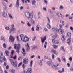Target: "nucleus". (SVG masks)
<instances>
[{
  "label": "nucleus",
  "instance_id": "1",
  "mask_svg": "<svg viewBox=\"0 0 73 73\" xmlns=\"http://www.w3.org/2000/svg\"><path fill=\"white\" fill-rule=\"evenodd\" d=\"M21 41H23L24 42L28 41L29 40V38L27 37V35L23 34L20 35Z\"/></svg>",
  "mask_w": 73,
  "mask_h": 73
},
{
  "label": "nucleus",
  "instance_id": "2",
  "mask_svg": "<svg viewBox=\"0 0 73 73\" xmlns=\"http://www.w3.org/2000/svg\"><path fill=\"white\" fill-rule=\"evenodd\" d=\"M67 36L68 37H69L67 40V43L68 45H70L71 44V33L68 32L67 34Z\"/></svg>",
  "mask_w": 73,
  "mask_h": 73
},
{
  "label": "nucleus",
  "instance_id": "3",
  "mask_svg": "<svg viewBox=\"0 0 73 73\" xmlns=\"http://www.w3.org/2000/svg\"><path fill=\"white\" fill-rule=\"evenodd\" d=\"M25 15L27 19H32L33 17V15L30 13H29L28 12H26L25 13Z\"/></svg>",
  "mask_w": 73,
  "mask_h": 73
},
{
  "label": "nucleus",
  "instance_id": "4",
  "mask_svg": "<svg viewBox=\"0 0 73 73\" xmlns=\"http://www.w3.org/2000/svg\"><path fill=\"white\" fill-rule=\"evenodd\" d=\"M9 61H10V62L11 63L12 65H13L14 66H15V67H16L17 66V64L16 63H15L14 60L10 59Z\"/></svg>",
  "mask_w": 73,
  "mask_h": 73
},
{
  "label": "nucleus",
  "instance_id": "5",
  "mask_svg": "<svg viewBox=\"0 0 73 73\" xmlns=\"http://www.w3.org/2000/svg\"><path fill=\"white\" fill-rule=\"evenodd\" d=\"M23 62L24 64H27L28 62V58H24L23 59Z\"/></svg>",
  "mask_w": 73,
  "mask_h": 73
},
{
  "label": "nucleus",
  "instance_id": "6",
  "mask_svg": "<svg viewBox=\"0 0 73 73\" xmlns=\"http://www.w3.org/2000/svg\"><path fill=\"white\" fill-rule=\"evenodd\" d=\"M14 41H15V37L10 36L9 38V41L10 42H13Z\"/></svg>",
  "mask_w": 73,
  "mask_h": 73
},
{
  "label": "nucleus",
  "instance_id": "7",
  "mask_svg": "<svg viewBox=\"0 0 73 73\" xmlns=\"http://www.w3.org/2000/svg\"><path fill=\"white\" fill-rule=\"evenodd\" d=\"M41 40V42H42V44H44V42L45 41L46 39V37L45 36L43 38H42V37H41L40 38Z\"/></svg>",
  "mask_w": 73,
  "mask_h": 73
},
{
  "label": "nucleus",
  "instance_id": "8",
  "mask_svg": "<svg viewBox=\"0 0 73 73\" xmlns=\"http://www.w3.org/2000/svg\"><path fill=\"white\" fill-rule=\"evenodd\" d=\"M2 16L5 18H7V14L5 11H3L2 13Z\"/></svg>",
  "mask_w": 73,
  "mask_h": 73
},
{
  "label": "nucleus",
  "instance_id": "9",
  "mask_svg": "<svg viewBox=\"0 0 73 73\" xmlns=\"http://www.w3.org/2000/svg\"><path fill=\"white\" fill-rule=\"evenodd\" d=\"M58 32L59 33H61V34H62L64 32V30L62 29H59L58 31Z\"/></svg>",
  "mask_w": 73,
  "mask_h": 73
},
{
  "label": "nucleus",
  "instance_id": "10",
  "mask_svg": "<svg viewBox=\"0 0 73 73\" xmlns=\"http://www.w3.org/2000/svg\"><path fill=\"white\" fill-rule=\"evenodd\" d=\"M2 4L4 5V6L3 7V11H7V7L6 6V5H5V3L4 2H2Z\"/></svg>",
  "mask_w": 73,
  "mask_h": 73
},
{
  "label": "nucleus",
  "instance_id": "11",
  "mask_svg": "<svg viewBox=\"0 0 73 73\" xmlns=\"http://www.w3.org/2000/svg\"><path fill=\"white\" fill-rule=\"evenodd\" d=\"M19 0H17L16 2V4H15V6L17 8H19Z\"/></svg>",
  "mask_w": 73,
  "mask_h": 73
},
{
  "label": "nucleus",
  "instance_id": "12",
  "mask_svg": "<svg viewBox=\"0 0 73 73\" xmlns=\"http://www.w3.org/2000/svg\"><path fill=\"white\" fill-rule=\"evenodd\" d=\"M61 40L63 42H64L65 40V35H63L61 37Z\"/></svg>",
  "mask_w": 73,
  "mask_h": 73
},
{
  "label": "nucleus",
  "instance_id": "13",
  "mask_svg": "<svg viewBox=\"0 0 73 73\" xmlns=\"http://www.w3.org/2000/svg\"><path fill=\"white\" fill-rule=\"evenodd\" d=\"M52 31L54 32H57L58 30L57 28H53L52 29Z\"/></svg>",
  "mask_w": 73,
  "mask_h": 73
},
{
  "label": "nucleus",
  "instance_id": "14",
  "mask_svg": "<svg viewBox=\"0 0 73 73\" xmlns=\"http://www.w3.org/2000/svg\"><path fill=\"white\" fill-rule=\"evenodd\" d=\"M32 71V68H29L26 72L27 73H31V72Z\"/></svg>",
  "mask_w": 73,
  "mask_h": 73
},
{
  "label": "nucleus",
  "instance_id": "15",
  "mask_svg": "<svg viewBox=\"0 0 73 73\" xmlns=\"http://www.w3.org/2000/svg\"><path fill=\"white\" fill-rule=\"evenodd\" d=\"M14 51L13 50H12V52H11V55H10V58H13V53H14Z\"/></svg>",
  "mask_w": 73,
  "mask_h": 73
},
{
  "label": "nucleus",
  "instance_id": "16",
  "mask_svg": "<svg viewBox=\"0 0 73 73\" xmlns=\"http://www.w3.org/2000/svg\"><path fill=\"white\" fill-rule=\"evenodd\" d=\"M5 53L6 54V55L7 56H9V52L8 51H5Z\"/></svg>",
  "mask_w": 73,
  "mask_h": 73
},
{
  "label": "nucleus",
  "instance_id": "17",
  "mask_svg": "<svg viewBox=\"0 0 73 73\" xmlns=\"http://www.w3.org/2000/svg\"><path fill=\"white\" fill-rule=\"evenodd\" d=\"M27 49V51H29L30 49V47H29V46L28 45V43L27 44V46H26Z\"/></svg>",
  "mask_w": 73,
  "mask_h": 73
},
{
  "label": "nucleus",
  "instance_id": "18",
  "mask_svg": "<svg viewBox=\"0 0 73 73\" xmlns=\"http://www.w3.org/2000/svg\"><path fill=\"white\" fill-rule=\"evenodd\" d=\"M57 36V33H55L53 36V38H56Z\"/></svg>",
  "mask_w": 73,
  "mask_h": 73
},
{
  "label": "nucleus",
  "instance_id": "19",
  "mask_svg": "<svg viewBox=\"0 0 73 73\" xmlns=\"http://www.w3.org/2000/svg\"><path fill=\"white\" fill-rule=\"evenodd\" d=\"M50 24L49 23H47V27L48 29H50L51 28V25H50Z\"/></svg>",
  "mask_w": 73,
  "mask_h": 73
},
{
  "label": "nucleus",
  "instance_id": "20",
  "mask_svg": "<svg viewBox=\"0 0 73 73\" xmlns=\"http://www.w3.org/2000/svg\"><path fill=\"white\" fill-rule=\"evenodd\" d=\"M9 72H11V73H15V70L13 69H10L9 70Z\"/></svg>",
  "mask_w": 73,
  "mask_h": 73
},
{
  "label": "nucleus",
  "instance_id": "21",
  "mask_svg": "<svg viewBox=\"0 0 73 73\" xmlns=\"http://www.w3.org/2000/svg\"><path fill=\"white\" fill-rule=\"evenodd\" d=\"M3 61V58L2 57L0 56V64H1Z\"/></svg>",
  "mask_w": 73,
  "mask_h": 73
},
{
  "label": "nucleus",
  "instance_id": "22",
  "mask_svg": "<svg viewBox=\"0 0 73 73\" xmlns=\"http://www.w3.org/2000/svg\"><path fill=\"white\" fill-rule=\"evenodd\" d=\"M31 22L32 24H33V25L35 24V21H34L33 19H31Z\"/></svg>",
  "mask_w": 73,
  "mask_h": 73
},
{
  "label": "nucleus",
  "instance_id": "23",
  "mask_svg": "<svg viewBox=\"0 0 73 73\" xmlns=\"http://www.w3.org/2000/svg\"><path fill=\"white\" fill-rule=\"evenodd\" d=\"M46 64L50 66L52 65V64L50 63V62L49 61H48L46 62Z\"/></svg>",
  "mask_w": 73,
  "mask_h": 73
},
{
  "label": "nucleus",
  "instance_id": "24",
  "mask_svg": "<svg viewBox=\"0 0 73 73\" xmlns=\"http://www.w3.org/2000/svg\"><path fill=\"white\" fill-rule=\"evenodd\" d=\"M62 71H61V70H59L58 71V73H63L64 72V70H64V68H62Z\"/></svg>",
  "mask_w": 73,
  "mask_h": 73
},
{
  "label": "nucleus",
  "instance_id": "25",
  "mask_svg": "<svg viewBox=\"0 0 73 73\" xmlns=\"http://www.w3.org/2000/svg\"><path fill=\"white\" fill-rule=\"evenodd\" d=\"M32 4L33 5H34L36 3V1L32 0Z\"/></svg>",
  "mask_w": 73,
  "mask_h": 73
},
{
  "label": "nucleus",
  "instance_id": "26",
  "mask_svg": "<svg viewBox=\"0 0 73 73\" xmlns=\"http://www.w3.org/2000/svg\"><path fill=\"white\" fill-rule=\"evenodd\" d=\"M58 65H59L58 64H57L56 66L53 65L52 66V68H57V66H58Z\"/></svg>",
  "mask_w": 73,
  "mask_h": 73
},
{
  "label": "nucleus",
  "instance_id": "27",
  "mask_svg": "<svg viewBox=\"0 0 73 73\" xmlns=\"http://www.w3.org/2000/svg\"><path fill=\"white\" fill-rule=\"evenodd\" d=\"M61 50L62 51H63L64 52H65V49H64V46H62L61 48Z\"/></svg>",
  "mask_w": 73,
  "mask_h": 73
},
{
  "label": "nucleus",
  "instance_id": "28",
  "mask_svg": "<svg viewBox=\"0 0 73 73\" xmlns=\"http://www.w3.org/2000/svg\"><path fill=\"white\" fill-rule=\"evenodd\" d=\"M51 52L54 53L55 54H56V50H51Z\"/></svg>",
  "mask_w": 73,
  "mask_h": 73
},
{
  "label": "nucleus",
  "instance_id": "29",
  "mask_svg": "<svg viewBox=\"0 0 73 73\" xmlns=\"http://www.w3.org/2000/svg\"><path fill=\"white\" fill-rule=\"evenodd\" d=\"M15 31V28L14 27H12V29L10 31V33H11L12 31Z\"/></svg>",
  "mask_w": 73,
  "mask_h": 73
},
{
  "label": "nucleus",
  "instance_id": "30",
  "mask_svg": "<svg viewBox=\"0 0 73 73\" xmlns=\"http://www.w3.org/2000/svg\"><path fill=\"white\" fill-rule=\"evenodd\" d=\"M46 45H47V42H45L44 45V47L45 49H46Z\"/></svg>",
  "mask_w": 73,
  "mask_h": 73
},
{
  "label": "nucleus",
  "instance_id": "31",
  "mask_svg": "<svg viewBox=\"0 0 73 73\" xmlns=\"http://www.w3.org/2000/svg\"><path fill=\"white\" fill-rule=\"evenodd\" d=\"M40 29V27L38 26V25H37L36 26V31H39V29Z\"/></svg>",
  "mask_w": 73,
  "mask_h": 73
},
{
  "label": "nucleus",
  "instance_id": "32",
  "mask_svg": "<svg viewBox=\"0 0 73 73\" xmlns=\"http://www.w3.org/2000/svg\"><path fill=\"white\" fill-rule=\"evenodd\" d=\"M57 15H58V17H61V14L60 13H57Z\"/></svg>",
  "mask_w": 73,
  "mask_h": 73
},
{
  "label": "nucleus",
  "instance_id": "33",
  "mask_svg": "<svg viewBox=\"0 0 73 73\" xmlns=\"http://www.w3.org/2000/svg\"><path fill=\"white\" fill-rule=\"evenodd\" d=\"M42 60H40L39 62L40 65L41 66H42Z\"/></svg>",
  "mask_w": 73,
  "mask_h": 73
},
{
  "label": "nucleus",
  "instance_id": "34",
  "mask_svg": "<svg viewBox=\"0 0 73 73\" xmlns=\"http://www.w3.org/2000/svg\"><path fill=\"white\" fill-rule=\"evenodd\" d=\"M16 52H17V53H19V52H20V48H17Z\"/></svg>",
  "mask_w": 73,
  "mask_h": 73
},
{
  "label": "nucleus",
  "instance_id": "35",
  "mask_svg": "<svg viewBox=\"0 0 73 73\" xmlns=\"http://www.w3.org/2000/svg\"><path fill=\"white\" fill-rule=\"evenodd\" d=\"M14 49H16L17 48V44H14Z\"/></svg>",
  "mask_w": 73,
  "mask_h": 73
},
{
  "label": "nucleus",
  "instance_id": "36",
  "mask_svg": "<svg viewBox=\"0 0 73 73\" xmlns=\"http://www.w3.org/2000/svg\"><path fill=\"white\" fill-rule=\"evenodd\" d=\"M49 12L52 15H53L54 13L53 12V11H52L51 9H50L49 10Z\"/></svg>",
  "mask_w": 73,
  "mask_h": 73
},
{
  "label": "nucleus",
  "instance_id": "37",
  "mask_svg": "<svg viewBox=\"0 0 73 73\" xmlns=\"http://www.w3.org/2000/svg\"><path fill=\"white\" fill-rule=\"evenodd\" d=\"M52 46L53 47H54V49H57V46H58L53 45H52Z\"/></svg>",
  "mask_w": 73,
  "mask_h": 73
},
{
  "label": "nucleus",
  "instance_id": "38",
  "mask_svg": "<svg viewBox=\"0 0 73 73\" xmlns=\"http://www.w3.org/2000/svg\"><path fill=\"white\" fill-rule=\"evenodd\" d=\"M47 21L48 23H50V19H49V18L48 17H47Z\"/></svg>",
  "mask_w": 73,
  "mask_h": 73
},
{
  "label": "nucleus",
  "instance_id": "39",
  "mask_svg": "<svg viewBox=\"0 0 73 73\" xmlns=\"http://www.w3.org/2000/svg\"><path fill=\"white\" fill-rule=\"evenodd\" d=\"M33 63V61L32 60L30 62V67H32V66Z\"/></svg>",
  "mask_w": 73,
  "mask_h": 73
},
{
  "label": "nucleus",
  "instance_id": "40",
  "mask_svg": "<svg viewBox=\"0 0 73 73\" xmlns=\"http://www.w3.org/2000/svg\"><path fill=\"white\" fill-rule=\"evenodd\" d=\"M8 15L9 16V17L10 18V19H12L13 18V17H12V16L11 15L9 14V13L8 14Z\"/></svg>",
  "mask_w": 73,
  "mask_h": 73
},
{
  "label": "nucleus",
  "instance_id": "41",
  "mask_svg": "<svg viewBox=\"0 0 73 73\" xmlns=\"http://www.w3.org/2000/svg\"><path fill=\"white\" fill-rule=\"evenodd\" d=\"M36 36L34 37L32 39V40L33 41H34L36 40Z\"/></svg>",
  "mask_w": 73,
  "mask_h": 73
},
{
  "label": "nucleus",
  "instance_id": "42",
  "mask_svg": "<svg viewBox=\"0 0 73 73\" xmlns=\"http://www.w3.org/2000/svg\"><path fill=\"white\" fill-rule=\"evenodd\" d=\"M59 9H64V7L62 5H60L59 7Z\"/></svg>",
  "mask_w": 73,
  "mask_h": 73
},
{
  "label": "nucleus",
  "instance_id": "43",
  "mask_svg": "<svg viewBox=\"0 0 73 73\" xmlns=\"http://www.w3.org/2000/svg\"><path fill=\"white\" fill-rule=\"evenodd\" d=\"M20 44L18 43L17 44V48L18 49H20Z\"/></svg>",
  "mask_w": 73,
  "mask_h": 73
},
{
  "label": "nucleus",
  "instance_id": "44",
  "mask_svg": "<svg viewBox=\"0 0 73 73\" xmlns=\"http://www.w3.org/2000/svg\"><path fill=\"white\" fill-rule=\"evenodd\" d=\"M22 66L23 68V69H25V67L26 66L24 64H23Z\"/></svg>",
  "mask_w": 73,
  "mask_h": 73
},
{
  "label": "nucleus",
  "instance_id": "45",
  "mask_svg": "<svg viewBox=\"0 0 73 73\" xmlns=\"http://www.w3.org/2000/svg\"><path fill=\"white\" fill-rule=\"evenodd\" d=\"M1 40H3V41H5V39L3 36H1Z\"/></svg>",
  "mask_w": 73,
  "mask_h": 73
},
{
  "label": "nucleus",
  "instance_id": "46",
  "mask_svg": "<svg viewBox=\"0 0 73 73\" xmlns=\"http://www.w3.org/2000/svg\"><path fill=\"white\" fill-rule=\"evenodd\" d=\"M59 41H58V40H56V41H55V43L56 44H59Z\"/></svg>",
  "mask_w": 73,
  "mask_h": 73
},
{
  "label": "nucleus",
  "instance_id": "47",
  "mask_svg": "<svg viewBox=\"0 0 73 73\" xmlns=\"http://www.w3.org/2000/svg\"><path fill=\"white\" fill-rule=\"evenodd\" d=\"M5 29L6 30H9V27L8 26H7V27H5Z\"/></svg>",
  "mask_w": 73,
  "mask_h": 73
},
{
  "label": "nucleus",
  "instance_id": "48",
  "mask_svg": "<svg viewBox=\"0 0 73 73\" xmlns=\"http://www.w3.org/2000/svg\"><path fill=\"white\" fill-rule=\"evenodd\" d=\"M57 60H58L59 62H61V59H60V58L58 57Z\"/></svg>",
  "mask_w": 73,
  "mask_h": 73
},
{
  "label": "nucleus",
  "instance_id": "49",
  "mask_svg": "<svg viewBox=\"0 0 73 73\" xmlns=\"http://www.w3.org/2000/svg\"><path fill=\"white\" fill-rule=\"evenodd\" d=\"M44 3L46 4H48V1L46 0H44Z\"/></svg>",
  "mask_w": 73,
  "mask_h": 73
},
{
  "label": "nucleus",
  "instance_id": "50",
  "mask_svg": "<svg viewBox=\"0 0 73 73\" xmlns=\"http://www.w3.org/2000/svg\"><path fill=\"white\" fill-rule=\"evenodd\" d=\"M52 58L53 59H54V54H52Z\"/></svg>",
  "mask_w": 73,
  "mask_h": 73
},
{
  "label": "nucleus",
  "instance_id": "51",
  "mask_svg": "<svg viewBox=\"0 0 73 73\" xmlns=\"http://www.w3.org/2000/svg\"><path fill=\"white\" fill-rule=\"evenodd\" d=\"M3 47L4 48H6V44L5 43L3 44Z\"/></svg>",
  "mask_w": 73,
  "mask_h": 73
},
{
  "label": "nucleus",
  "instance_id": "52",
  "mask_svg": "<svg viewBox=\"0 0 73 73\" xmlns=\"http://www.w3.org/2000/svg\"><path fill=\"white\" fill-rule=\"evenodd\" d=\"M35 57V55H33L30 56V58L31 59Z\"/></svg>",
  "mask_w": 73,
  "mask_h": 73
},
{
  "label": "nucleus",
  "instance_id": "53",
  "mask_svg": "<svg viewBox=\"0 0 73 73\" xmlns=\"http://www.w3.org/2000/svg\"><path fill=\"white\" fill-rule=\"evenodd\" d=\"M16 38H17V40L18 41H19V36H16Z\"/></svg>",
  "mask_w": 73,
  "mask_h": 73
},
{
  "label": "nucleus",
  "instance_id": "54",
  "mask_svg": "<svg viewBox=\"0 0 73 73\" xmlns=\"http://www.w3.org/2000/svg\"><path fill=\"white\" fill-rule=\"evenodd\" d=\"M12 6H13V4H12V3H11L9 5V8H11V7H12Z\"/></svg>",
  "mask_w": 73,
  "mask_h": 73
},
{
  "label": "nucleus",
  "instance_id": "55",
  "mask_svg": "<svg viewBox=\"0 0 73 73\" xmlns=\"http://www.w3.org/2000/svg\"><path fill=\"white\" fill-rule=\"evenodd\" d=\"M44 30L45 31H46V32L49 31L45 27L44 28Z\"/></svg>",
  "mask_w": 73,
  "mask_h": 73
},
{
  "label": "nucleus",
  "instance_id": "56",
  "mask_svg": "<svg viewBox=\"0 0 73 73\" xmlns=\"http://www.w3.org/2000/svg\"><path fill=\"white\" fill-rule=\"evenodd\" d=\"M21 23L22 24H23V25H24V24H25V22H23V21H21Z\"/></svg>",
  "mask_w": 73,
  "mask_h": 73
},
{
  "label": "nucleus",
  "instance_id": "57",
  "mask_svg": "<svg viewBox=\"0 0 73 73\" xmlns=\"http://www.w3.org/2000/svg\"><path fill=\"white\" fill-rule=\"evenodd\" d=\"M22 64H23V63L22 62H21L19 64L18 66V67H19L20 65H22Z\"/></svg>",
  "mask_w": 73,
  "mask_h": 73
},
{
  "label": "nucleus",
  "instance_id": "58",
  "mask_svg": "<svg viewBox=\"0 0 73 73\" xmlns=\"http://www.w3.org/2000/svg\"><path fill=\"white\" fill-rule=\"evenodd\" d=\"M3 52L1 51H0V56H2L3 55Z\"/></svg>",
  "mask_w": 73,
  "mask_h": 73
},
{
  "label": "nucleus",
  "instance_id": "59",
  "mask_svg": "<svg viewBox=\"0 0 73 73\" xmlns=\"http://www.w3.org/2000/svg\"><path fill=\"white\" fill-rule=\"evenodd\" d=\"M44 58L45 59H48V56H44Z\"/></svg>",
  "mask_w": 73,
  "mask_h": 73
},
{
  "label": "nucleus",
  "instance_id": "60",
  "mask_svg": "<svg viewBox=\"0 0 73 73\" xmlns=\"http://www.w3.org/2000/svg\"><path fill=\"white\" fill-rule=\"evenodd\" d=\"M22 54L24 56H25V54H26L25 52H22Z\"/></svg>",
  "mask_w": 73,
  "mask_h": 73
},
{
  "label": "nucleus",
  "instance_id": "61",
  "mask_svg": "<svg viewBox=\"0 0 73 73\" xmlns=\"http://www.w3.org/2000/svg\"><path fill=\"white\" fill-rule=\"evenodd\" d=\"M37 48V46H35L33 48V49H36V48Z\"/></svg>",
  "mask_w": 73,
  "mask_h": 73
},
{
  "label": "nucleus",
  "instance_id": "62",
  "mask_svg": "<svg viewBox=\"0 0 73 73\" xmlns=\"http://www.w3.org/2000/svg\"><path fill=\"white\" fill-rule=\"evenodd\" d=\"M51 9L52 10H53V11H55V10H56V8H55L54 7H52Z\"/></svg>",
  "mask_w": 73,
  "mask_h": 73
},
{
  "label": "nucleus",
  "instance_id": "63",
  "mask_svg": "<svg viewBox=\"0 0 73 73\" xmlns=\"http://www.w3.org/2000/svg\"><path fill=\"white\" fill-rule=\"evenodd\" d=\"M69 60L70 61H72V57H70L69 58Z\"/></svg>",
  "mask_w": 73,
  "mask_h": 73
},
{
  "label": "nucleus",
  "instance_id": "64",
  "mask_svg": "<svg viewBox=\"0 0 73 73\" xmlns=\"http://www.w3.org/2000/svg\"><path fill=\"white\" fill-rule=\"evenodd\" d=\"M27 25L28 26V27H30L31 25L29 24V22H28L27 23Z\"/></svg>",
  "mask_w": 73,
  "mask_h": 73
}]
</instances>
